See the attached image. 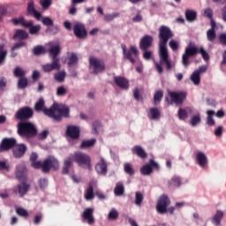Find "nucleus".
<instances>
[{
  "instance_id": "36",
  "label": "nucleus",
  "mask_w": 226,
  "mask_h": 226,
  "mask_svg": "<svg viewBox=\"0 0 226 226\" xmlns=\"http://www.w3.org/2000/svg\"><path fill=\"white\" fill-rule=\"evenodd\" d=\"M8 56V50L4 49V44H0V66H3L6 61Z\"/></svg>"
},
{
  "instance_id": "43",
  "label": "nucleus",
  "mask_w": 226,
  "mask_h": 226,
  "mask_svg": "<svg viewBox=\"0 0 226 226\" xmlns=\"http://www.w3.org/2000/svg\"><path fill=\"white\" fill-rule=\"evenodd\" d=\"M66 77V72L64 71H60L54 75V79L56 82H64Z\"/></svg>"
},
{
  "instance_id": "59",
  "label": "nucleus",
  "mask_w": 226,
  "mask_h": 226,
  "mask_svg": "<svg viewBox=\"0 0 226 226\" xmlns=\"http://www.w3.org/2000/svg\"><path fill=\"white\" fill-rule=\"evenodd\" d=\"M143 58L145 59V61H149L150 59H153V51L147 49L144 50Z\"/></svg>"
},
{
  "instance_id": "27",
  "label": "nucleus",
  "mask_w": 226,
  "mask_h": 226,
  "mask_svg": "<svg viewBox=\"0 0 226 226\" xmlns=\"http://www.w3.org/2000/svg\"><path fill=\"white\" fill-rule=\"evenodd\" d=\"M26 151H27V147L24 144L15 146L12 150L15 158H22L26 154Z\"/></svg>"
},
{
  "instance_id": "48",
  "label": "nucleus",
  "mask_w": 226,
  "mask_h": 226,
  "mask_svg": "<svg viewBox=\"0 0 226 226\" xmlns=\"http://www.w3.org/2000/svg\"><path fill=\"white\" fill-rule=\"evenodd\" d=\"M79 61V56L75 53H72L71 56H69L68 65L69 66H75L77 62Z\"/></svg>"
},
{
  "instance_id": "20",
  "label": "nucleus",
  "mask_w": 226,
  "mask_h": 226,
  "mask_svg": "<svg viewBox=\"0 0 226 226\" xmlns=\"http://www.w3.org/2000/svg\"><path fill=\"white\" fill-rule=\"evenodd\" d=\"M153 169H158V163L151 159L149 164H146L140 169V172L142 176H151Z\"/></svg>"
},
{
  "instance_id": "44",
  "label": "nucleus",
  "mask_w": 226,
  "mask_h": 226,
  "mask_svg": "<svg viewBox=\"0 0 226 226\" xmlns=\"http://www.w3.org/2000/svg\"><path fill=\"white\" fill-rule=\"evenodd\" d=\"M26 71H24L20 67H15L13 71V75L14 77L19 78V79H24L26 77Z\"/></svg>"
},
{
  "instance_id": "47",
  "label": "nucleus",
  "mask_w": 226,
  "mask_h": 226,
  "mask_svg": "<svg viewBox=\"0 0 226 226\" xmlns=\"http://www.w3.org/2000/svg\"><path fill=\"white\" fill-rule=\"evenodd\" d=\"M117 218H119V212L116 208H111L108 214V220H117Z\"/></svg>"
},
{
  "instance_id": "33",
  "label": "nucleus",
  "mask_w": 226,
  "mask_h": 226,
  "mask_svg": "<svg viewBox=\"0 0 226 226\" xmlns=\"http://www.w3.org/2000/svg\"><path fill=\"white\" fill-rule=\"evenodd\" d=\"M132 153L134 154H137V156H139V158H147V154L146 153L144 148H142V147H140V146H135L132 148Z\"/></svg>"
},
{
  "instance_id": "39",
  "label": "nucleus",
  "mask_w": 226,
  "mask_h": 226,
  "mask_svg": "<svg viewBox=\"0 0 226 226\" xmlns=\"http://www.w3.org/2000/svg\"><path fill=\"white\" fill-rule=\"evenodd\" d=\"M96 144V139L83 140L80 145V149H87L89 147H93Z\"/></svg>"
},
{
  "instance_id": "35",
  "label": "nucleus",
  "mask_w": 226,
  "mask_h": 226,
  "mask_svg": "<svg viewBox=\"0 0 226 226\" xmlns=\"http://www.w3.org/2000/svg\"><path fill=\"white\" fill-rule=\"evenodd\" d=\"M185 19L187 22H195V20H197V11L193 10H186Z\"/></svg>"
},
{
  "instance_id": "63",
  "label": "nucleus",
  "mask_w": 226,
  "mask_h": 226,
  "mask_svg": "<svg viewBox=\"0 0 226 226\" xmlns=\"http://www.w3.org/2000/svg\"><path fill=\"white\" fill-rule=\"evenodd\" d=\"M0 170H10V164L7 161H0Z\"/></svg>"
},
{
  "instance_id": "56",
  "label": "nucleus",
  "mask_w": 226,
  "mask_h": 226,
  "mask_svg": "<svg viewBox=\"0 0 226 226\" xmlns=\"http://www.w3.org/2000/svg\"><path fill=\"white\" fill-rule=\"evenodd\" d=\"M16 213L17 215H19V216H23L25 218H27V216H29V213H27V210L24 209L23 207H18L16 209Z\"/></svg>"
},
{
  "instance_id": "32",
  "label": "nucleus",
  "mask_w": 226,
  "mask_h": 226,
  "mask_svg": "<svg viewBox=\"0 0 226 226\" xmlns=\"http://www.w3.org/2000/svg\"><path fill=\"white\" fill-rule=\"evenodd\" d=\"M223 211L217 210L215 215L211 218V222L213 225L218 226L222 223V218H223Z\"/></svg>"
},
{
  "instance_id": "18",
  "label": "nucleus",
  "mask_w": 226,
  "mask_h": 226,
  "mask_svg": "<svg viewBox=\"0 0 226 226\" xmlns=\"http://www.w3.org/2000/svg\"><path fill=\"white\" fill-rule=\"evenodd\" d=\"M42 70L45 73H50V72H54V70L59 72V70H61V62L59 59H52V63L42 65Z\"/></svg>"
},
{
  "instance_id": "50",
  "label": "nucleus",
  "mask_w": 226,
  "mask_h": 226,
  "mask_svg": "<svg viewBox=\"0 0 226 226\" xmlns=\"http://www.w3.org/2000/svg\"><path fill=\"white\" fill-rule=\"evenodd\" d=\"M119 12H113L111 14H105L104 15V20L106 22H112L114 19H117L119 17Z\"/></svg>"
},
{
  "instance_id": "60",
  "label": "nucleus",
  "mask_w": 226,
  "mask_h": 226,
  "mask_svg": "<svg viewBox=\"0 0 226 226\" xmlns=\"http://www.w3.org/2000/svg\"><path fill=\"white\" fill-rule=\"evenodd\" d=\"M214 135H215V137H218V139H221L222 135H223V127L222 125H219L215 130Z\"/></svg>"
},
{
  "instance_id": "30",
  "label": "nucleus",
  "mask_w": 226,
  "mask_h": 226,
  "mask_svg": "<svg viewBox=\"0 0 226 226\" xmlns=\"http://www.w3.org/2000/svg\"><path fill=\"white\" fill-rule=\"evenodd\" d=\"M48 52L51 59H59L57 56H59V53L61 52V46H59V44L50 46V48L48 49Z\"/></svg>"
},
{
  "instance_id": "10",
  "label": "nucleus",
  "mask_w": 226,
  "mask_h": 226,
  "mask_svg": "<svg viewBox=\"0 0 226 226\" xmlns=\"http://www.w3.org/2000/svg\"><path fill=\"white\" fill-rule=\"evenodd\" d=\"M57 169H59V161L56 157L49 155L44 160L42 172H49L50 170H57Z\"/></svg>"
},
{
  "instance_id": "45",
  "label": "nucleus",
  "mask_w": 226,
  "mask_h": 226,
  "mask_svg": "<svg viewBox=\"0 0 226 226\" xmlns=\"http://www.w3.org/2000/svg\"><path fill=\"white\" fill-rule=\"evenodd\" d=\"M72 157L69 156L68 159H66L64 162V167H63V174H68L70 168L72 167Z\"/></svg>"
},
{
  "instance_id": "38",
  "label": "nucleus",
  "mask_w": 226,
  "mask_h": 226,
  "mask_svg": "<svg viewBox=\"0 0 226 226\" xmlns=\"http://www.w3.org/2000/svg\"><path fill=\"white\" fill-rule=\"evenodd\" d=\"M114 193L117 197H121L124 193V185L122 182H118L114 189Z\"/></svg>"
},
{
  "instance_id": "16",
  "label": "nucleus",
  "mask_w": 226,
  "mask_h": 226,
  "mask_svg": "<svg viewBox=\"0 0 226 226\" xmlns=\"http://www.w3.org/2000/svg\"><path fill=\"white\" fill-rule=\"evenodd\" d=\"M29 188H31V185L26 182H22L21 184L14 186L12 192L16 195H19V197H24L27 193V192H29Z\"/></svg>"
},
{
  "instance_id": "8",
  "label": "nucleus",
  "mask_w": 226,
  "mask_h": 226,
  "mask_svg": "<svg viewBox=\"0 0 226 226\" xmlns=\"http://www.w3.org/2000/svg\"><path fill=\"white\" fill-rule=\"evenodd\" d=\"M170 206V199L169 196L163 194L160 196L156 204L155 209L159 215H165L167 208Z\"/></svg>"
},
{
  "instance_id": "62",
  "label": "nucleus",
  "mask_w": 226,
  "mask_h": 226,
  "mask_svg": "<svg viewBox=\"0 0 226 226\" xmlns=\"http://www.w3.org/2000/svg\"><path fill=\"white\" fill-rule=\"evenodd\" d=\"M8 84V80L4 77H0V91H4V88L6 87Z\"/></svg>"
},
{
  "instance_id": "23",
  "label": "nucleus",
  "mask_w": 226,
  "mask_h": 226,
  "mask_svg": "<svg viewBox=\"0 0 226 226\" xmlns=\"http://www.w3.org/2000/svg\"><path fill=\"white\" fill-rule=\"evenodd\" d=\"M151 45H153V36L145 35L141 38L139 41V49L141 50H147Z\"/></svg>"
},
{
  "instance_id": "2",
  "label": "nucleus",
  "mask_w": 226,
  "mask_h": 226,
  "mask_svg": "<svg viewBox=\"0 0 226 226\" xmlns=\"http://www.w3.org/2000/svg\"><path fill=\"white\" fill-rule=\"evenodd\" d=\"M34 109L36 112H43L45 116L51 117L54 121H61L62 117H70V108L68 106L55 102L49 109H47L43 98L39 99L34 105Z\"/></svg>"
},
{
  "instance_id": "21",
  "label": "nucleus",
  "mask_w": 226,
  "mask_h": 226,
  "mask_svg": "<svg viewBox=\"0 0 226 226\" xmlns=\"http://www.w3.org/2000/svg\"><path fill=\"white\" fill-rule=\"evenodd\" d=\"M74 34L77 38L83 39L87 36L86 26L82 23H77L73 26Z\"/></svg>"
},
{
  "instance_id": "28",
  "label": "nucleus",
  "mask_w": 226,
  "mask_h": 226,
  "mask_svg": "<svg viewBox=\"0 0 226 226\" xmlns=\"http://www.w3.org/2000/svg\"><path fill=\"white\" fill-rule=\"evenodd\" d=\"M94 186H96V181L93 180L89 183L88 188L86 190V192H85L86 200H93V199H94Z\"/></svg>"
},
{
  "instance_id": "17",
  "label": "nucleus",
  "mask_w": 226,
  "mask_h": 226,
  "mask_svg": "<svg viewBox=\"0 0 226 226\" xmlns=\"http://www.w3.org/2000/svg\"><path fill=\"white\" fill-rule=\"evenodd\" d=\"M95 171L99 176H107L109 169L107 167V161L103 157H100L99 162L95 164Z\"/></svg>"
},
{
  "instance_id": "25",
  "label": "nucleus",
  "mask_w": 226,
  "mask_h": 226,
  "mask_svg": "<svg viewBox=\"0 0 226 226\" xmlns=\"http://www.w3.org/2000/svg\"><path fill=\"white\" fill-rule=\"evenodd\" d=\"M147 117L150 121H160L162 111L158 108H150L147 112Z\"/></svg>"
},
{
  "instance_id": "12",
  "label": "nucleus",
  "mask_w": 226,
  "mask_h": 226,
  "mask_svg": "<svg viewBox=\"0 0 226 226\" xmlns=\"http://www.w3.org/2000/svg\"><path fill=\"white\" fill-rule=\"evenodd\" d=\"M206 72H207V65L200 66L190 76L191 82H192V84L194 86H199L200 84V74L201 73H206Z\"/></svg>"
},
{
  "instance_id": "3",
  "label": "nucleus",
  "mask_w": 226,
  "mask_h": 226,
  "mask_svg": "<svg viewBox=\"0 0 226 226\" xmlns=\"http://www.w3.org/2000/svg\"><path fill=\"white\" fill-rule=\"evenodd\" d=\"M196 54H201L205 61H209V54L204 50V48L199 49L197 47L189 46L185 48V51L182 56V64L185 68H188L190 64V58L196 56Z\"/></svg>"
},
{
  "instance_id": "46",
  "label": "nucleus",
  "mask_w": 226,
  "mask_h": 226,
  "mask_svg": "<svg viewBox=\"0 0 226 226\" xmlns=\"http://www.w3.org/2000/svg\"><path fill=\"white\" fill-rule=\"evenodd\" d=\"M162 98H163V91L158 90L154 94V105H158L160 102H162Z\"/></svg>"
},
{
  "instance_id": "31",
  "label": "nucleus",
  "mask_w": 226,
  "mask_h": 226,
  "mask_svg": "<svg viewBox=\"0 0 226 226\" xmlns=\"http://www.w3.org/2000/svg\"><path fill=\"white\" fill-rule=\"evenodd\" d=\"M170 188H179L183 185V180L179 176H173L170 180L168 181Z\"/></svg>"
},
{
  "instance_id": "58",
  "label": "nucleus",
  "mask_w": 226,
  "mask_h": 226,
  "mask_svg": "<svg viewBox=\"0 0 226 226\" xmlns=\"http://www.w3.org/2000/svg\"><path fill=\"white\" fill-rule=\"evenodd\" d=\"M41 22L44 26H54V21L49 17H42Z\"/></svg>"
},
{
  "instance_id": "4",
  "label": "nucleus",
  "mask_w": 226,
  "mask_h": 226,
  "mask_svg": "<svg viewBox=\"0 0 226 226\" xmlns=\"http://www.w3.org/2000/svg\"><path fill=\"white\" fill-rule=\"evenodd\" d=\"M18 135L24 137L25 139H33L38 134V129L30 122H19L17 125Z\"/></svg>"
},
{
  "instance_id": "1",
  "label": "nucleus",
  "mask_w": 226,
  "mask_h": 226,
  "mask_svg": "<svg viewBox=\"0 0 226 226\" xmlns=\"http://www.w3.org/2000/svg\"><path fill=\"white\" fill-rule=\"evenodd\" d=\"M174 38V32L170 27L167 26H162L159 28V63L155 62L154 66L158 73H163L162 64H165L166 70L170 72L174 68V63L170 60V56L169 55V49L167 48V43L169 41Z\"/></svg>"
},
{
  "instance_id": "14",
  "label": "nucleus",
  "mask_w": 226,
  "mask_h": 226,
  "mask_svg": "<svg viewBox=\"0 0 226 226\" xmlns=\"http://www.w3.org/2000/svg\"><path fill=\"white\" fill-rule=\"evenodd\" d=\"M169 96L176 105H182L183 102L186 100V92H169Z\"/></svg>"
},
{
  "instance_id": "34",
  "label": "nucleus",
  "mask_w": 226,
  "mask_h": 226,
  "mask_svg": "<svg viewBox=\"0 0 226 226\" xmlns=\"http://www.w3.org/2000/svg\"><path fill=\"white\" fill-rule=\"evenodd\" d=\"M29 38V34L24 30H16L15 34L13 35V40H27Z\"/></svg>"
},
{
  "instance_id": "19",
  "label": "nucleus",
  "mask_w": 226,
  "mask_h": 226,
  "mask_svg": "<svg viewBox=\"0 0 226 226\" xmlns=\"http://www.w3.org/2000/svg\"><path fill=\"white\" fill-rule=\"evenodd\" d=\"M113 80L120 89H124V91H128V89H130V81H128V79L123 76H115Z\"/></svg>"
},
{
  "instance_id": "24",
  "label": "nucleus",
  "mask_w": 226,
  "mask_h": 226,
  "mask_svg": "<svg viewBox=\"0 0 226 226\" xmlns=\"http://www.w3.org/2000/svg\"><path fill=\"white\" fill-rule=\"evenodd\" d=\"M66 135L71 139H79V137H80V129L75 125H68Z\"/></svg>"
},
{
  "instance_id": "7",
  "label": "nucleus",
  "mask_w": 226,
  "mask_h": 226,
  "mask_svg": "<svg viewBox=\"0 0 226 226\" xmlns=\"http://www.w3.org/2000/svg\"><path fill=\"white\" fill-rule=\"evenodd\" d=\"M121 47L123 49V54H124V59H127V61H130V63H132V64H135L134 57H139V49H137V47L130 46L129 49H126L125 44H122Z\"/></svg>"
},
{
  "instance_id": "5",
  "label": "nucleus",
  "mask_w": 226,
  "mask_h": 226,
  "mask_svg": "<svg viewBox=\"0 0 226 226\" xmlns=\"http://www.w3.org/2000/svg\"><path fill=\"white\" fill-rule=\"evenodd\" d=\"M11 22L14 26H21L22 27H29V33L30 34H38L40 33V29H41V26L40 25L34 26V21L33 20H26V18L19 17L16 19H12Z\"/></svg>"
},
{
  "instance_id": "51",
  "label": "nucleus",
  "mask_w": 226,
  "mask_h": 226,
  "mask_svg": "<svg viewBox=\"0 0 226 226\" xmlns=\"http://www.w3.org/2000/svg\"><path fill=\"white\" fill-rule=\"evenodd\" d=\"M144 200V195L140 192H136L135 193V204L136 206H140Z\"/></svg>"
},
{
  "instance_id": "61",
  "label": "nucleus",
  "mask_w": 226,
  "mask_h": 226,
  "mask_svg": "<svg viewBox=\"0 0 226 226\" xmlns=\"http://www.w3.org/2000/svg\"><path fill=\"white\" fill-rule=\"evenodd\" d=\"M68 93V90L64 87H59L56 89V96H64Z\"/></svg>"
},
{
  "instance_id": "15",
  "label": "nucleus",
  "mask_w": 226,
  "mask_h": 226,
  "mask_svg": "<svg viewBox=\"0 0 226 226\" xmlns=\"http://www.w3.org/2000/svg\"><path fill=\"white\" fill-rule=\"evenodd\" d=\"M26 15L34 17L36 20H41V12L36 10L34 0H29L26 5Z\"/></svg>"
},
{
  "instance_id": "37",
  "label": "nucleus",
  "mask_w": 226,
  "mask_h": 226,
  "mask_svg": "<svg viewBox=\"0 0 226 226\" xmlns=\"http://www.w3.org/2000/svg\"><path fill=\"white\" fill-rule=\"evenodd\" d=\"M202 121V118L200 117V113H198L196 115H193L191 117V120L189 121V124L192 125L193 128H195V126H198V124H200Z\"/></svg>"
},
{
  "instance_id": "13",
  "label": "nucleus",
  "mask_w": 226,
  "mask_h": 226,
  "mask_svg": "<svg viewBox=\"0 0 226 226\" xmlns=\"http://www.w3.org/2000/svg\"><path fill=\"white\" fill-rule=\"evenodd\" d=\"M195 162L200 169H206L209 163V160L207 159V155L206 153L202 151H197L195 153Z\"/></svg>"
},
{
  "instance_id": "6",
  "label": "nucleus",
  "mask_w": 226,
  "mask_h": 226,
  "mask_svg": "<svg viewBox=\"0 0 226 226\" xmlns=\"http://www.w3.org/2000/svg\"><path fill=\"white\" fill-rule=\"evenodd\" d=\"M72 162H76L83 169H91V157L87 154L76 152L70 155Z\"/></svg>"
},
{
  "instance_id": "26",
  "label": "nucleus",
  "mask_w": 226,
  "mask_h": 226,
  "mask_svg": "<svg viewBox=\"0 0 226 226\" xmlns=\"http://www.w3.org/2000/svg\"><path fill=\"white\" fill-rule=\"evenodd\" d=\"M27 172V169H26V165L24 163L19 164L16 167V177L19 181H24L26 179V173Z\"/></svg>"
},
{
  "instance_id": "49",
  "label": "nucleus",
  "mask_w": 226,
  "mask_h": 226,
  "mask_svg": "<svg viewBox=\"0 0 226 226\" xmlns=\"http://www.w3.org/2000/svg\"><path fill=\"white\" fill-rule=\"evenodd\" d=\"M28 81L26 78H19L18 80V87L19 89H26L27 87Z\"/></svg>"
},
{
  "instance_id": "41",
  "label": "nucleus",
  "mask_w": 226,
  "mask_h": 226,
  "mask_svg": "<svg viewBox=\"0 0 226 226\" xmlns=\"http://www.w3.org/2000/svg\"><path fill=\"white\" fill-rule=\"evenodd\" d=\"M124 170L125 174H128V176H135V170L133 169V165L130 162L124 163Z\"/></svg>"
},
{
  "instance_id": "52",
  "label": "nucleus",
  "mask_w": 226,
  "mask_h": 226,
  "mask_svg": "<svg viewBox=\"0 0 226 226\" xmlns=\"http://www.w3.org/2000/svg\"><path fill=\"white\" fill-rule=\"evenodd\" d=\"M24 47H27V42L26 41H19L11 47V50H19L20 49H24Z\"/></svg>"
},
{
  "instance_id": "53",
  "label": "nucleus",
  "mask_w": 226,
  "mask_h": 226,
  "mask_svg": "<svg viewBox=\"0 0 226 226\" xmlns=\"http://www.w3.org/2000/svg\"><path fill=\"white\" fill-rule=\"evenodd\" d=\"M169 47L171 49V50L176 52V50H177V49H179V41H177L176 40H170L169 42Z\"/></svg>"
},
{
  "instance_id": "42",
  "label": "nucleus",
  "mask_w": 226,
  "mask_h": 226,
  "mask_svg": "<svg viewBox=\"0 0 226 226\" xmlns=\"http://www.w3.org/2000/svg\"><path fill=\"white\" fill-rule=\"evenodd\" d=\"M207 124H208V126H215V119L213 118V117L215 116V110H207Z\"/></svg>"
},
{
  "instance_id": "57",
  "label": "nucleus",
  "mask_w": 226,
  "mask_h": 226,
  "mask_svg": "<svg viewBox=\"0 0 226 226\" xmlns=\"http://www.w3.org/2000/svg\"><path fill=\"white\" fill-rule=\"evenodd\" d=\"M33 52L34 56H40V54L45 52V48H43V46H36L34 48Z\"/></svg>"
},
{
  "instance_id": "22",
  "label": "nucleus",
  "mask_w": 226,
  "mask_h": 226,
  "mask_svg": "<svg viewBox=\"0 0 226 226\" xmlns=\"http://www.w3.org/2000/svg\"><path fill=\"white\" fill-rule=\"evenodd\" d=\"M15 144H17V139L13 138H5L2 140L1 147L2 151H8L11 149V147H15Z\"/></svg>"
},
{
  "instance_id": "64",
  "label": "nucleus",
  "mask_w": 226,
  "mask_h": 226,
  "mask_svg": "<svg viewBox=\"0 0 226 226\" xmlns=\"http://www.w3.org/2000/svg\"><path fill=\"white\" fill-rule=\"evenodd\" d=\"M219 41L222 45H226V33L221 34L219 35Z\"/></svg>"
},
{
  "instance_id": "55",
  "label": "nucleus",
  "mask_w": 226,
  "mask_h": 226,
  "mask_svg": "<svg viewBox=\"0 0 226 226\" xmlns=\"http://www.w3.org/2000/svg\"><path fill=\"white\" fill-rule=\"evenodd\" d=\"M40 4L43 10H48L52 4V0H40Z\"/></svg>"
},
{
  "instance_id": "29",
  "label": "nucleus",
  "mask_w": 226,
  "mask_h": 226,
  "mask_svg": "<svg viewBox=\"0 0 226 226\" xmlns=\"http://www.w3.org/2000/svg\"><path fill=\"white\" fill-rule=\"evenodd\" d=\"M93 213H94L93 208H86L83 212V219L88 223V225H93V223H94Z\"/></svg>"
},
{
  "instance_id": "40",
  "label": "nucleus",
  "mask_w": 226,
  "mask_h": 226,
  "mask_svg": "<svg viewBox=\"0 0 226 226\" xmlns=\"http://www.w3.org/2000/svg\"><path fill=\"white\" fill-rule=\"evenodd\" d=\"M207 38L208 41H215L216 40V32L215 31V25H212V27L207 32Z\"/></svg>"
},
{
  "instance_id": "11",
  "label": "nucleus",
  "mask_w": 226,
  "mask_h": 226,
  "mask_svg": "<svg viewBox=\"0 0 226 226\" xmlns=\"http://www.w3.org/2000/svg\"><path fill=\"white\" fill-rule=\"evenodd\" d=\"M16 119L19 121H26L33 117V109L29 107H24L19 109L15 114Z\"/></svg>"
},
{
  "instance_id": "54",
  "label": "nucleus",
  "mask_w": 226,
  "mask_h": 226,
  "mask_svg": "<svg viewBox=\"0 0 226 226\" xmlns=\"http://www.w3.org/2000/svg\"><path fill=\"white\" fill-rule=\"evenodd\" d=\"M177 116L178 119H180L181 121H185V119L188 117V112H186V110L183 109H179Z\"/></svg>"
},
{
  "instance_id": "9",
  "label": "nucleus",
  "mask_w": 226,
  "mask_h": 226,
  "mask_svg": "<svg viewBox=\"0 0 226 226\" xmlns=\"http://www.w3.org/2000/svg\"><path fill=\"white\" fill-rule=\"evenodd\" d=\"M90 70L93 71V73L98 75L102 72H105V64L96 57L89 58Z\"/></svg>"
}]
</instances>
